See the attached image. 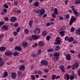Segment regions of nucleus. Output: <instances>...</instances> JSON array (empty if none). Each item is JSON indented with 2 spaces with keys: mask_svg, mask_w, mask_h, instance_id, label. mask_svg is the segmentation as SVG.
<instances>
[{
  "mask_svg": "<svg viewBox=\"0 0 80 80\" xmlns=\"http://www.w3.org/2000/svg\"><path fill=\"white\" fill-rule=\"evenodd\" d=\"M40 32V29L39 28H37L34 31V33L35 35H38Z\"/></svg>",
  "mask_w": 80,
  "mask_h": 80,
  "instance_id": "1",
  "label": "nucleus"
},
{
  "mask_svg": "<svg viewBox=\"0 0 80 80\" xmlns=\"http://www.w3.org/2000/svg\"><path fill=\"white\" fill-rule=\"evenodd\" d=\"M60 39V38H59V37H57L56 38V41L57 42H54L55 45H59V44H60V43H61V41Z\"/></svg>",
  "mask_w": 80,
  "mask_h": 80,
  "instance_id": "2",
  "label": "nucleus"
},
{
  "mask_svg": "<svg viewBox=\"0 0 80 80\" xmlns=\"http://www.w3.org/2000/svg\"><path fill=\"white\" fill-rule=\"evenodd\" d=\"M41 63L42 65H48V62L45 60H42L41 62Z\"/></svg>",
  "mask_w": 80,
  "mask_h": 80,
  "instance_id": "3",
  "label": "nucleus"
},
{
  "mask_svg": "<svg viewBox=\"0 0 80 80\" xmlns=\"http://www.w3.org/2000/svg\"><path fill=\"white\" fill-rule=\"evenodd\" d=\"M5 55L6 56L9 57V56H10V55H12V52L10 51H7L5 52Z\"/></svg>",
  "mask_w": 80,
  "mask_h": 80,
  "instance_id": "4",
  "label": "nucleus"
},
{
  "mask_svg": "<svg viewBox=\"0 0 80 80\" xmlns=\"http://www.w3.org/2000/svg\"><path fill=\"white\" fill-rule=\"evenodd\" d=\"M79 66V64L77 63H75L72 67V70H75V69H76V68H77L78 67V66Z\"/></svg>",
  "mask_w": 80,
  "mask_h": 80,
  "instance_id": "5",
  "label": "nucleus"
},
{
  "mask_svg": "<svg viewBox=\"0 0 80 80\" xmlns=\"http://www.w3.org/2000/svg\"><path fill=\"white\" fill-rule=\"evenodd\" d=\"M45 11L44 9H41L40 10V15H39V17H41L42 15H44Z\"/></svg>",
  "mask_w": 80,
  "mask_h": 80,
  "instance_id": "6",
  "label": "nucleus"
},
{
  "mask_svg": "<svg viewBox=\"0 0 80 80\" xmlns=\"http://www.w3.org/2000/svg\"><path fill=\"white\" fill-rule=\"evenodd\" d=\"M38 37H39V38L40 37V36H39L32 35V38L34 40H35L38 39Z\"/></svg>",
  "mask_w": 80,
  "mask_h": 80,
  "instance_id": "7",
  "label": "nucleus"
},
{
  "mask_svg": "<svg viewBox=\"0 0 80 80\" xmlns=\"http://www.w3.org/2000/svg\"><path fill=\"white\" fill-rule=\"evenodd\" d=\"M8 27L7 26L5 25L3 26L1 28L2 30L5 31L7 30H8Z\"/></svg>",
  "mask_w": 80,
  "mask_h": 80,
  "instance_id": "8",
  "label": "nucleus"
},
{
  "mask_svg": "<svg viewBox=\"0 0 80 80\" xmlns=\"http://www.w3.org/2000/svg\"><path fill=\"white\" fill-rule=\"evenodd\" d=\"M17 77V73L15 72H13L11 74V78L12 79H15Z\"/></svg>",
  "mask_w": 80,
  "mask_h": 80,
  "instance_id": "9",
  "label": "nucleus"
},
{
  "mask_svg": "<svg viewBox=\"0 0 80 80\" xmlns=\"http://www.w3.org/2000/svg\"><path fill=\"white\" fill-rule=\"evenodd\" d=\"M11 22H15V21L17 20V18L15 17H12L10 19Z\"/></svg>",
  "mask_w": 80,
  "mask_h": 80,
  "instance_id": "10",
  "label": "nucleus"
},
{
  "mask_svg": "<svg viewBox=\"0 0 80 80\" xmlns=\"http://www.w3.org/2000/svg\"><path fill=\"white\" fill-rule=\"evenodd\" d=\"M75 20L76 19L75 18H71L69 22V25H71L73 23V22H74Z\"/></svg>",
  "mask_w": 80,
  "mask_h": 80,
  "instance_id": "11",
  "label": "nucleus"
},
{
  "mask_svg": "<svg viewBox=\"0 0 80 80\" xmlns=\"http://www.w3.org/2000/svg\"><path fill=\"white\" fill-rule=\"evenodd\" d=\"M15 50H18V51H21L22 48L20 46H16L15 48Z\"/></svg>",
  "mask_w": 80,
  "mask_h": 80,
  "instance_id": "12",
  "label": "nucleus"
},
{
  "mask_svg": "<svg viewBox=\"0 0 80 80\" xmlns=\"http://www.w3.org/2000/svg\"><path fill=\"white\" fill-rule=\"evenodd\" d=\"M73 12L76 17H78L80 16V13H79V12H77V11H74Z\"/></svg>",
  "mask_w": 80,
  "mask_h": 80,
  "instance_id": "13",
  "label": "nucleus"
},
{
  "mask_svg": "<svg viewBox=\"0 0 80 80\" xmlns=\"http://www.w3.org/2000/svg\"><path fill=\"white\" fill-rule=\"evenodd\" d=\"M38 44L39 46H40L41 47H43L44 45L43 42L42 41H39L38 43Z\"/></svg>",
  "mask_w": 80,
  "mask_h": 80,
  "instance_id": "14",
  "label": "nucleus"
},
{
  "mask_svg": "<svg viewBox=\"0 0 80 80\" xmlns=\"http://www.w3.org/2000/svg\"><path fill=\"white\" fill-rule=\"evenodd\" d=\"M54 13L55 15H58V10L57 8H55L54 9Z\"/></svg>",
  "mask_w": 80,
  "mask_h": 80,
  "instance_id": "15",
  "label": "nucleus"
},
{
  "mask_svg": "<svg viewBox=\"0 0 80 80\" xmlns=\"http://www.w3.org/2000/svg\"><path fill=\"white\" fill-rule=\"evenodd\" d=\"M60 69H61L62 71L63 72H65V69H64V66L61 65L60 66Z\"/></svg>",
  "mask_w": 80,
  "mask_h": 80,
  "instance_id": "16",
  "label": "nucleus"
},
{
  "mask_svg": "<svg viewBox=\"0 0 80 80\" xmlns=\"http://www.w3.org/2000/svg\"><path fill=\"white\" fill-rule=\"evenodd\" d=\"M8 76V72H7L5 71L4 72V74L3 75V77L4 78H5V77H7Z\"/></svg>",
  "mask_w": 80,
  "mask_h": 80,
  "instance_id": "17",
  "label": "nucleus"
},
{
  "mask_svg": "<svg viewBox=\"0 0 80 80\" xmlns=\"http://www.w3.org/2000/svg\"><path fill=\"white\" fill-rule=\"evenodd\" d=\"M67 60H71V57H70V55L68 54L67 55Z\"/></svg>",
  "mask_w": 80,
  "mask_h": 80,
  "instance_id": "18",
  "label": "nucleus"
},
{
  "mask_svg": "<svg viewBox=\"0 0 80 80\" xmlns=\"http://www.w3.org/2000/svg\"><path fill=\"white\" fill-rule=\"evenodd\" d=\"M42 35L43 36H46L47 35V31H43L42 33Z\"/></svg>",
  "mask_w": 80,
  "mask_h": 80,
  "instance_id": "19",
  "label": "nucleus"
},
{
  "mask_svg": "<svg viewBox=\"0 0 80 80\" xmlns=\"http://www.w3.org/2000/svg\"><path fill=\"white\" fill-rule=\"evenodd\" d=\"M22 45L23 47H26L27 45H28V44L27 42H25L23 43H22Z\"/></svg>",
  "mask_w": 80,
  "mask_h": 80,
  "instance_id": "20",
  "label": "nucleus"
},
{
  "mask_svg": "<svg viewBox=\"0 0 80 80\" xmlns=\"http://www.w3.org/2000/svg\"><path fill=\"white\" fill-rule=\"evenodd\" d=\"M76 34L78 35H80V28H78L77 30L76 31Z\"/></svg>",
  "mask_w": 80,
  "mask_h": 80,
  "instance_id": "21",
  "label": "nucleus"
},
{
  "mask_svg": "<svg viewBox=\"0 0 80 80\" xmlns=\"http://www.w3.org/2000/svg\"><path fill=\"white\" fill-rule=\"evenodd\" d=\"M65 32L63 31H62L60 32V34L61 35V37H63L64 35H65V34H64Z\"/></svg>",
  "mask_w": 80,
  "mask_h": 80,
  "instance_id": "22",
  "label": "nucleus"
},
{
  "mask_svg": "<svg viewBox=\"0 0 80 80\" xmlns=\"http://www.w3.org/2000/svg\"><path fill=\"white\" fill-rule=\"evenodd\" d=\"M29 26L30 27H32V25L33 24V21H31L29 22Z\"/></svg>",
  "mask_w": 80,
  "mask_h": 80,
  "instance_id": "23",
  "label": "nucleus"
},
{
  "mask_svg": "<svg viewBox=\"0 0 80 80\" xmlns=\"http://www.w3.org/2000/svg\"><path fill=\"white\" fill-rule=\"evenodd\" d=\"M74 40V38L72 37H71L69 38L68 41L70 42H72Z\"/></svg>",
  "mask_w": 80,
  "mask_h": 80,
  "instance_id": "24",
  "label": "nucleus"
},
{
  "mask_svg": "<svg viewBox=\"0 0 80 80\" xmlns=\"http://www.w3.org/2000/svg\"><path fill=\"white\" fill-rule=\"evenodd\" d=\"M6 48L4 47H1L0 48V51H3L5 50Z\"/></svg>",
  "mask_w": 80,
  "mask_h": 80,
  "instance_id": "25",
  "label": "nucleus"
},
{
  "mask_svg": "<svg viewBox=\"0 0 80 80\" xmlns=\"http://www.w3.org/2000/svg\"><path fill=\"white\" fill-rule=\"evenodd\" d=\"M24 69H25V66L23 65H21L20 67V70H23Z\"/></svg>",
  "mask_w": 80,
  "mask_h": 80,
  "instance_id": "26",
  "label": "nucleus"
},
{
  "mask_svg": "<svg viewBox=\"0 0 80 80\" xmlns=\"http://www.w3.org/2000/svg\"><path fill=\"white\" fill-rule=\"evenodd\" d=\"M66 76L68 80H69V79H70V75H69L68 73H66Z\"/></svg>",
  "mask_w": 80,
  "mask_h": 80,
  "instance_id": "27",
  "label": "nucleus"
},
{
  "mask_svg": "<svg viewBox=\"0 0 80 80\" xmlns=\"http://www.w3.org/2000/svg\"><path fill=\"white\" fill-rule=\"evenodd\" d=\"M34 4L36 7H38L39 5V3L38 2H36L34 3Z\"/></svg>",
  "mask_w": 80,
  "mask_h": 80,
  "instance_id": "28",
  "label": "nucleus"
},
{
  "mask_svg": "<svg viewBox=\"0 0 80 80\" xmlns=\"http://www.w3.org/2000/svg\"><path fill=\"white\" fill-rule=\"evenodd\" d=\"M54 57H59V56H60V55L58 54V53L56 52L55 54H54Z\"/></svg>",
  "mask_w": 80,
  "mask_h": 80,
  "instance_id": "29",
  "label": "nucleus"
},
{
  "mask_svg": "<svg viewBox=\"0 0 80 80\" xmlns=\"http://www.w3.org/2000/svg\"><path fill=\"white\" fill-rule=\"evenodd\" d=\"M13 55L14 56H16L18 55V53L17 52H15L13 54Z\"/></svg>",
  "mask_w": 80,
  "mask_h": 80,
  "instance_id": "30",
  "label": "nucleus"
},
{
  "mask_svg": "<svg viewBox=\"0 0 80 80\" xmlns=\"http://www.w3.org/2000/svg\"><path fill=\"white\" fill-rule=\"evenodd\" d=\"M38 45V43H36L32 46V47H33V48H35V47H37Z\"/></svg>",
  "mask_w": 80,
  "mask_h": 80,
  "instance_id": "31",
  "label": "nucleus"
},
{
  "mask_svg": "<svg viewBox=\"0 0 80 80\" xmlns=\"http://www.w3.org/2000/svg\"><path fill=\"white\" fill-rule=\"evenodd\" d=\"M71 8L72 9V11L74 12L75 11V6H72L71 7Z\"/></svg>",
  "mask_w": 80,
  "mask_h": 80,
  "instance_id": "32",
  "label": "nucleus"
},
{
  "mask_svg": "<svg viewBox=\"0 0 80 80\" xmlns=\"http://www.w3.org/2000/svg\"><path fill=\"white\" fill-rule=\"evenodd\" d=\"M31 79L32 80H34L35 79V77L33 75H32L31 76Z\"/></svg>",
  "mask_w": 80,
  "mask_h": 80,
  "instance_id": "33",
  "label": "nucleus"
},
{
  "mask_svg": "<svg viewBox=\"0 0 80 80\" xmlns=\"http://www.w3.org/2000/svg\"><path fill=\"white\" fill-rule=\"evenodd\" d=\"M52 17H53V18H56V15H55V14L54 13H52Z\"/></svg>",
  "mask_w": 80,
  "mask_h": 80,
  "instance_id": "34",
  "label": "nucleus"
},
{
  "mask_svg": "<svg viewBox=\"0 0 80 80\" xmlns=\"http://www.w3.org/2000/svg\"><path fill=\"white\" fill-rule=\"evenodd\" d=\"M4 7L5 8H8V6L7 3H5L4 5Z\"/></svg>",
  "mask_w": 80,
  "mask_h": 80,
  "instance_id": "35",
  "label": "nucleus"
},
{
  "mask_svg": "<svg viewBox=\"0 0 80 80\" xmlns=\"http://www.w3.org/2000/svg\"><path fill=\"white\" fill-rule=\"evenodd\" d=\"M35 12H36V13H37L38 14H39V13H40V11L39 9H38L37 10H35Z\"/></svg>",
  "mask_w": 80,
  "mask_h": 80,
  "instance_id": "36",
  "label": "nucleus"
},
{
  "mask_svg": "<svg viewBox=\"0 0 80 80\" xmlns=\"http://www.w3.org/2000/svg\"><path fill=\"white\" fill-rule=\"evenodd\" d=\"M75 3L76 4H79V3H80V0H77V1H76Z\"/></svg>",
  "mask_w": 80,
  "mask_h": 80,
  "instance_id": "37",
  "label": "nucleus"
},
{
  "mask_svg": "<svg viewBox=\"0 0 80 80\" xmlns=\"http://www.w3.org/2000/svg\"><path fill=\"white\" fill-rule=\"evenodd\" d=\"M18 76H20L22 74V72L20 71H18Z\"/></svg>",
  "mask_w": 80,
  "mask_h": 80,
  "instance_id": "38",
  "label": "nucleus"
},
{
  "mask_svg": "<svg viewBox=\"0 0 80 80\" xmlns=\"http://www.w3.org/2000/svg\"><path fill=\"white\" fill-rule=\"evenodd\" d=\"M25 33H26V34H28V29H26L24 30Z\"/></svg>",
  "mask_w": 80,
  "mask_h": 80,
  "instance_id": "39",
  "label": "nucleus"
},
{
  "mask_svg": "<svg viewBox=\"0 0 80 80\" xmlns=\"http://www.w3.org/2000/svg\"><path fill=\"white\" fill-rule=\"evenodd\" d=\"M60 46H57V47L55 48V50H58L60 49Z\"/></svg>",
  "mask_w": 80,
  "mask_h": 80,
  "instance_id": "40",
  "label": "nucleus"
},
{
  "mask_svg": "<svg viewBox=\"0 0 80 80\" xmlns=\"http://www.w3.org/2000/svg\"><path fill=\"white\" fill-rule=\"evenodd\" d=\"M74 30H75V28H74V27H72L71 28V32H73Z\"/></svg>",
  "mask_w": 80,
  "mask_h": 80,
  "instance_id": "41",
  "label": "nucleus"
},
{
  "mask_svg": "<svg viewBox=\"0 0 80 80\" xmlns=\"http://www.w3.org/2000/svg\"><path fill=\"white\" fill-rule=\"evenodd\" d=\"M50 37L49 36H47L46 37V40H50Z\"/></svg>",
  "mask_w": 80,
  "mask_h": 80,
  "instance_id": "42",
  "label": "nucleus"
},
{
  "mask_svg": "<svg viewBox=\"0 0 80 80\" xmlns=\"http://www.w3.org/2000/svg\"><path fill=\"white\" fill-rule=\"evenodd\" d=\"M74 79V76L71 75L70 76V79L71 80H73Z\"/></svg>",
  "mask_w": 80,
  "mask_h": 80,
  "instance_id": "43",
  "label": "nucleus"
},
{
  "mask_svg": "<svg viewBox=\"0 0 80 80\" xmlns=\"http://www.w3.org/2000/svg\"><path fill=\"white\" fill-rule=\"evenodd\" d=\"M52 50H53V49H48L47 50L48 52H52Z\"/></svg>",
  "mask_w": 80,
  "mask_h": 80,
  "instance_id": "44",
  "label": "nucleus"
},
{
  "mask_svg": "<svg viewBox=\"0 0 80 80\" xmlns=\"http://www.w3.org/2000/svg\"><path fill=\"white\" fill-rule=\"evenodd\" d=\"M4 20L5 21H6L7 22L8 21V18L7 17H5L4 18Z\"/></svg>",
  "mask_w": 80,
  "mask_h": 80,
  "instance_id": "45",
  "label": "nucleus"
},
{
  "mask_svg": "<svg viewBox=\"0 0 80 80\" xmlns=\"http://www.w3.org/2000/svg\"><path fill=\"white\" fill-rule=\"evenodd\" d=\"M41 52H42V51H41V50H38L37 53L38 55H40V54H41Z\"/></svg>",
  "mask_w": 80,
  "mask_h": 80,
  "instance_id": "46",
  "label": "nucleus"
},
{
  "mask_svg": "<svg viewBox=\"0 0 80 80\" xmlns=\"http://www.w3.org/2000/svg\"><path fill=\"white\" fill-rule=\"evenodd\" d=\"M55 77H56V75L54 74L52 75V80H54Z\"/></svg>",
  "mask_w": 80,
  "mask_h": 80,
  "instance_id": "47",
  "label": "nucleus"
},
{
  "mask_svg": "<svg viewBox=\"0 0 80 80\" xmlns=\"http://www.w3.org/2000/svg\"><path fill=\"white\" fill-rule=\"evenodd\" d=\"M4 23V21L1 22L0 23V27H1L2 26V25H3Z\"/></svg>",
  "mask_w": 80,
  "mask_h": 80,
  "instance_id": "48",
  "label": "nucleus"
},
{
  "mask_svg": "<svg viewBox=\"0 0 80 80\" xmlns=\"http://www.w3.org/2000/svg\"><path fill=\"white\" fill-rule=\"evenodd\" d=\"M18 25V23H15L14 25V27H17Z\"/></svg>",
  "mask_w": 80,
  "mask_h": 80,
  "instance_id": "49",
  "label": "nucleus"
},
{
  "mask_svg": "<svg viewBox=\"0 0 80 80\" xmlns=\"http://www.w3.org/2000/svg\"><path fill=\"white\" fill-rule=\"evenodd\" d=\"M34 68V67L33 66V65H32L31 66L30 69L31 70H32Z\"/></svg>",
  "mask_w": 80,
  "mask_h": 80,
  "instance_id": "50",
  "label": "nucleus"
},
{
  "mask_svg": "<svg viewBox=\"0 0 80 80\" xmlns=\"http://www.w3.org/2000/svg\"><path fill=\"white\" fill-rule=\"evenodd\" d=\"M65 40L66 41H68V36H66L65 38Z\"/></svg>",
  "mask_w": 80,
  "mask_h": 80,
  "instance_id": "51",
  "label": "nucleus"
},
{
  "mask_svg": "<svg viewBox=\"0 0 80 80\" xmlns=\"http://www.w3.org/2000/svg\"><path fill=\"white\" fill-rule=\"evenodd\" d=\"M20 28H18L17 29H16V31L17 32H20Z\"/></svg>",
  "mask_w": 80,
  "mask_h": 80,
  "instance_id": "52",
  "label": "nucleus"
},
{
  "mask_svg": "<svg viewBox=\"0 0 80 80\" xmlns=\"http://www.w3.org/2000/svg\"><path fill=\"white\" fill-rule=\"evenodd\" d=\"M4 64V62H2L0 63V67Z\"/></svg>",
  "mask_w": 80,
  "mask_h": 80,
  "instance_id": "53",
  "label": "nucleus"
},
{
  "mask_svg": "<svg viewBox=\"0 0 80 80\" xmlns=\"http://www.w3.org/2000/svg\"><path fill=\"white\" fill-rule=\"evenodd\" d=\"M13 33L15 36H16V35H17V32H14Z\"/></svg>",
  "mask_w": 80,
  "mask_h": 80,
  "instance_id": "54",
  "label": "nucleus"
},
{
  "mask_svg": "<svg viewBox=\"0 0 80 80\" xmlns=\"http://www.w3.org/2000/svg\"><path fill=\"white\" fill-rule=\"evenodd\" d=\"M4 13H7V9H6V8H4Z\"/></svg>",
  "mask_w": 80,
  "mask_h": 80,
  "instance_id": "55",
  "label": "nucleus"
},
{
  "mask_svg": "<svg viewBox=\"0 0 80 80\" xmlns=\"http://www.w3.org/2000/svg\"><path fill=\"white\" fill-rule=\"evenodd\" d=\"M70 52L72 53H75V51L73 50H71L70 51Z\"/></svg>",
  "mask_w": 80,
  "mask_h": 80,
  "instance_id": "56",
  "label": "nucleus"
},
{
  "mask_svg": "<svg viewBox=\"0 0 80 80\" xmlns=\"http://www.w3.org/2000/svg\"><path fill=\"white\" fill-rule=\"evenodd\" d=\"M50 22L46 24V26H47V27H48V26H50Z\"/></svg>",
  "mask_w": 80,
  "mask_h": 80,
  "instance_id": "57",
  "label": "nucleus"
},
{
  "mask_svg": "<svg viewBox=\"0 0 80 80\" xmlns=\"http://www.w3.org/2000/svg\"><path fill=\"white\" fill-rule=\"evenodd\" d=\"M60 76H58L56 78V79L57 80V79H58V78H60Z\"/></svg>",
  "mask_w": 80,
  "mask_h": 80,
  "instance_id": "58",
  "label": "nucleus"
},
{
  "mask_svg": "<svg viewBox=\"0 0 80 80\" xmlns=\"http://www.w3.org/2000/svg\"><path fill=\"white\" fill-rule=\"evenodd\" d=\"M38 74H40V75H41L42 74V72L41 71H39L38 72Z\"/></svg>",
  "mask_w": 80,
  "mask_h": 80,
  "instance_id": "59",
  "label": "nucleus"
},
{
  "mask_svg": "<svg viewBox=\"0 0 80 80\" xmlns=\"http://www.w3.org/2000/svg\"><path fill=\"white\" fill-rule=\"evenodd\" d=\"M78 75L80 76V69L78 70Z\"/></svg>",
  "mask_w": 80,
  "mask_h": 80,
  "instance_id": "60",
  "label": "nucleus"
},
{
  "mask_svg": "<svg viewBox=\"0 0 80 80\" xmlns=\"http://www.w3.org/2000/svg\"><path fill=\"white\" fill-rule=\"evenodd\" d=\"M44 72H45L47 73V72H48V70L47 69H45Z\"/></svg>",
  "mask_w": 80,
  "mask_h": 80,
  "instance_id": "61",
  "label": "nucleus"
},
{
  "mask_svg": "<svg viewBox=\"0 0 80 80\" xmlns=\"http://www.w3.org/2000/svg\"><path fill=\"white\" fill-rule=\"evenodd\" d=\"M66 18H69V15H67L66 16Z\"/></svg>",
  "mask_w": 80,
  "mask_h": 80,
  "instance_id": "62",
  "label": "nucleus"
},
{
  "mask_svg": "<svg viewBox=\"0 0 80 80\" xmlns=\"http://www.w3.org/2000/svg\"><path fill=\"white\" fill-rule=\"evenodd\" d=\"M9 41L11 42H12L13 41V39L12 38H10L9 39Z\"/></svg>",
  "mask_w": 80,
  "mask_h": 80,
  "instance_id": "63",
  "label": "nucleus"
},
{
  "mask_svg": "<svg viewBox=\"0 0 80 80\" xmlns=\"http://www.w3.org/2000/svg\"><path fill=\"white\" fill-rule=\"evenodd\" d=\"M78 43V42H77V41H74L73 43Z\"/></svg>",
  "mask_w": 80,
  "mask_h": 80,
  "instance_id": "64",
  "label": "nucleus"
}]
</instances>
